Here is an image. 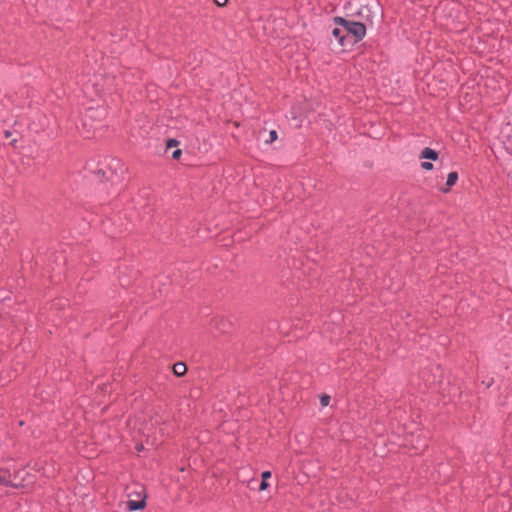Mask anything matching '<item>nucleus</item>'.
<instances>
[{
    "instance_id": "9",
    "label": "nucleus",
    "mask_w": 512,
    "mask_h": 512,
    "mask_svg": "<svg viewBox=\"0 0 512 512\" xmlns=\"http://www.w3.org/2000/svg\"><path fill=\"white\" fill-rule=\"evenodd\" d=\"M458 180V174L457 172H450L447 176L446 185L449 187L455 185V183Z\"/></svg>"
},
{
    "instance_id": "7",
    "label": "nucleus",
    "mask_w": 512,
    "mask_h": 512,
    "mask_svg": "<svg viewBox=\"0 0 512 512\" xmlns=\"http://www.w3.org/2000/svg\"><path fill=\"white\" fill-rule=\"evenodd\" d=\"M187 371V367L184 363L178 362L173 366V372L177 376H183Z\"/></svg>"
},
{
    "instance_id": "5",
    "label": "nucleus",
    "mask_w": 512,
    "mask_h": 512,
    "mask_svg": "<svg viewBox=\"0 0 512 512\" xmlns=\"http://www.w3.org/2000/svg\"><path fill=\"white\" fill-rule=\"evenodd\" d=\"M332 35L337 39V41L339 42V44L342 46V47H346L348 45H351V40H350V37H348L346 34H345V31H344V28L343 27H337V28H334L332 30Z\"/></svg>"
},
{
    "instance_id": "10",
    "label": "nucleus",
    "mask_w": 512,
    "mask_h": 512,
    "mask_svg": "<svg viewBox=\"0 0 512 512\" xmlns=\"http://www.w3.org/2000/svg\"><path fill=\"white\" fill-rule=\"evenodd\" d=\"M329 402H330V396H328V395L321 396L320 403H321L322 406L329 405Z\"/></svg>"
},
{
    "instance_id": "3",
    "label": "nucleus",
    "mask_w": 512,
    "mask_h": 512,
    "mask_svg": "<svg viewBox=\"0 0 512 512\" xmlns=\"http://www.w3.org/2000/svg\"><path fill=\"white\" fill-rule=\"evenodd\" d=\"M378 3L374 0H366V3H360L357 11L355 12V16L359 17L358 21L367 23H372L373 18L375 16L374 9H377Z\"/></svg>"
},
{
    "instance_id": "13",
    "label": "nucleus",
    "mask_w": 512,
    "mask_h": 512,
    "mask_svg": "<svg viewBox=\"0 0 512 512\" xmlns=\"http://www.w3.org/2000/svg\"><path fill=\"white\" fill-rule=\"evenodd\" d=\"M228 0H215V4L219 7L225 6Z\"/></svg>"
},
{
    "instance_id": "14",
    "label": "nucleus",
    "mask_w": 512,
    "mask_h": 512,
    "mask_svg": "<svg viewBox=\"0 0 512 512\" xmlns=\"http://www.w3.org/2000/svg\"><path fill=\"white\" fill-rule=\"evenodd\" d=\"M181 153H182V152H181V150H180V149H177V150H175V151L172 153V157H173V158H175V159H176V158H179V157H180V155H181Z\"/></svg>"
},
{
    "instance_id": "6",
    "label": "nucleus",
    "mask_w": 512,
    "mask_h": 512,
    "mask_svg": "<svg viewBox=\"0 0 512 512\" xmlns=\"http://www.w3.org/2000/svg\"><path fill=\"white\" fill-rule=\"evenodd\" d=\"M421 158L436 160L438 158V153L429 147H426L421 152Z\"/></svg>"
},
{
    "instance_id": "1",
    "label": "nucleus",
    "mask_w": 512,
    "mask_h": 512,
    "mask_svg": "<svg viewBox=\"0 0 512 512\" xmlns=\"http://www.w3.org/2000/svg\"><path fill=\"white\" fill-rule=\"evenodd\" d=\"M100 79L94 76V79H90L83 86L84 96L92 103H96V107L89 106L86 110L85 120H97L101 121L106 117V108L99 102L104 96L103 86H100Z\"/></svg>"
},
{
    "instance_id": "15",
    "label": "nucleus",
    "mask_w": 512,
    "mask_h": 512,
    "mask_svg": "<svg viewBox=\"0 0 512 512\" xmlns=\"http://www.w3.org/2000/svg\"><path fill=\"white\" fill-rule=\"evenodd\" d=\"M176 143H177V141H176V140H174V139H170V140L168 141V143H167V146H168V147H172V146H174Z\"/></svg>"
},
{
    "instance_id": "2",
    "label": "nucleus",
    "mask_w": 512,
    "mask_h": 512,
    "mask_svg": "<svg viewBox=\"0 0 512 512\" xmlns=\"http://www.w3.org/2000/svg\"><path fill=\"white\" fill-rule=\"evenodd\" d=\"M334 23L344 28L345 34L350 37L351 45L360 42L366 35L367 27L362 21L335 17Z\"/></svg>"
},
{
    "instance_id": "12",
    "label": "nucleus",
    "mask_w": 512,
    "mask_h": 512,
    "mask_svg": "<svg viewBox=\"0 0 512 512\" xmlns=\"http://www.w3.org/2000/svg\"><path fill=\"white\" fill-rule=\"evenodd\" d=\"M277 139V132L275 130L270 131V140L269 142H273Z\"/></svg>"
},
{
    "instance_id": "8",
    "label": "nucleus",
    "mask_w": 512,
    "mask_h": 512,
    "mask_svg": "<svg viewBox=\"0 0 512 512\" xmlns=\"http://www.w3.org/2000/svg\"><path fill=\"white\" fill-rule=\"evenodd\" d=\"M261 477H262V481H261L259 489L260 490H265V489L268 488L267 479L271 477V472L270 471H264V472H262Z\"/></svg>"
},
{
    "instance_id": "4",
    "label": "nucleus",
    "mask_w": 512,
    "mask_h": 512,
    "mask_svg": "<svg viewBox=\"0 0 512 512\" xmlns=\"http://www.w3.org/2000/svg\"><path fill=\"white\" fill-rule=\"evenodd\" d=\"M133 494H137L138 499H129L126 501V509L129 511H137L143 509L146 506V494L144 488L141 486L136 487L135 490L130 491L128 496L131 497Z\"/></svg>"
},
{
    "instance_id": "16",
    "label": "nucleus",
    "mask_w": 512,
    "mask_h": 512,
    "mask_svg": "<svg viewBox=\"0 0 512 512\" xmlns=\"http://www.w3.org/2000/svg\"><path fill=\"white\" fill-rule=\"evenodd\" d=\"M427 446L426 442H423L420 447H416L417 450H423Z\"/></svg>"
},
{
    "instance_id": "11",
    "label": "nucleus",
    "mask_w": 512,
    "mask_h": 512,
    "mask_svg": "<svg viewBox=\"0 0 512 512\" xmlns=\"http://www.w3.org/2000/svg\"><path fill=\"white\" fill-rule=\"evenodd\" d=\"M421 167L424 170H431L433 168V164L431 162H422Z\"/></svg>"
}]
</instances>
